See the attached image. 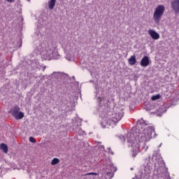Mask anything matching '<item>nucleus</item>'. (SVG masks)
<instances>
[{"mask_svg": "<svg viewBox=\"0 0 179 179\" xmlns=\"http://www.w3.org/2000/svg\"><path fill=\"white\" fill-rule=\"evenodd\" d=\"M154 131L153 128L148 127L143 133H139V129H136L127 134V143L129 146H131L133 149L132 157H136L139 152V148H141L139 142H148L150 139H152L153 138L152 132Z\"/></svg>", "mask_w": 179, "mask_h": 179, "instance_id": "f257e3e1", "label": "nucleus"}, {"mask_svg": "<svg viewBox=\"0 0 179 179\" xmlns=\"http://www.w3.org/2000/svg\"><path fill=\"white\" fill-rule=\"evenodd\" d=\"M102 117L101 125L103 128L106 127H115L122 117H124V110L120 108H114L113 110L101 113Z\"/></svg>", "mask_w": 179, "mask_h": 179, "instance_id": "f03ea898", "label": "nucleus"}, {"mask_svg": "<svg viewBox=\"0 0 179 179\" xmlns=\"http://www.w3.org/2000/svg\"><path fill=\"white\" fill-rule=\"evenodd\" d=\"M43 45L39 43L36 45V50L38 51L41 55H42L44 59H59V54L58 53L57 45L56 42H51L46 45L44 48H43Z\"/></svg>", "mask_w": 179, "mask_h": 179, "instance_id": "7ed1b4c3", "label": "nucleus"}, {"mask_svg": "<svg viewBox=\"0 0 179 179\" xmlns=\"http://www.w3.org/2000/svg\"><path fill=\"white\" fill-rule=\"evenodd\" d=\"M164 10H166V7L164 5H159L154 12L153 20L159 24L160 23V20H162V17L164 15Z\"/></svg>", "mask_w": 179, "mask_h": 179, "instance_id": "20e7f679", "label": "nucleus"}, {"mask_svg": "<svg viewBox=\"0 0 179 179\" xmlns=\"http://www.w3.org/2000/svg\"><path fill=\"white\" fill-rule=\"evenodd\" d=\"M137 125H140L139 128L141 129V130L139 129H136H136L139 130V134H143V131H145V129H148V128H153L154 131L152 132V135H154L153 138H156L157 136V134H156V132H155L154 127H147L143 128V127H146V125H148V124H146V122H145V120L143 119H141L140 120L137 121ZM132 131H135V129L131 130L130 132H132Z\"/></svg>", "mask_w": 179, "mask_h": 179, "instance_id": "39448f33", "label": "nucleus"}, {"mask_svg": "<svg viewBox=\"0 0 179 179\" xmlns=\"http://www.w3.org/2000/svg\"><path fill=\"white\" fill-rule=\"evenodd\" d=\"M10 113L15 120H22L24 117V113L20 111V108L18 106L12 108Z\"/></svg>", "mask_w": 179, "mask_h": 179, "instance_id": "423d86ee", "label": "nucleus"}, {"mask_svg": "<svg viewBox=\"0 0 179 179\" xmlns=\"http://www.w3.org/2000/svg\"><path fill=\"white\" fill-rule=\"evenodd\" d=\"M113 170H117V168L114 167L113 164L106 165L103 167V174H105V177L106 179H111L114 177V173H113Z\"/></svg>", "mask_w": 179, "mask_h": 179, "instance_id": "0eeeda50", "label": "nucleus"}, {"mask_svg": "<svg viewBox=\"0 0 179 179\" xmlns=\"http://www.w3.org/2000/svg\"><path fill=\"white\" fill-rule=\"evenodd\" d=\"M75 43L72 42H67L66 43L62 45V48H64L65 52H67V54L72 52V51L75 50Z\"/></svg>", "mask_w": 179, "mask_h": 179, "instance_id": "6e6552de", "label": "nucleus"}, {"mask_svg": "<svg viewBox=\"0 0 179 179\" xmlns=\"http://www.w3.org/2000/svg\"><path fill=\"white\" fill-rule=\"evenodd\" d=\"M76 122L77 124H74V126L77 127L73 128V129H75L77 134H79L80 135H85V131H83L80 128V127H82V119H77Z\"/></svg>", "mask_w": 179, "mask_h": 179, "instance_id": "1a4fd4ad", "label": "nucleus"}, {"mask_svg": "<svg viewBox=\"0 0 179 179\" xmlns=\"http://www.w3.org/2000/svg\"><path fill=\"white\" fill-rule=\"evenodd\" d=\"M171 8L173 9V12L178 14L179 13V0H173L171 2Z\"/></svg>", "mask_w": 179, "mask_h": 179, "instance_id": "9d476101", "label": "nucleus"}, {"mask_svg": "<svg viewBox=\"0 0 179 179\" xmlns=\"http://www.w3.org/2000/svg\"><path fill=\"white\" fill-rule=\"evenodd\" d=\"M52 78H55V79H65L68 78V74L64 73H59V72H54L52 74Z\"/></svg>", "mask_w": 179, "mask_h": 179, "instance_id": "9b49d317", "label": "nucleus"}, {"mask_svg": "<svg viewBox=\"0 0 179 179\" xmlns=\"http://www.w3.org/2000/svg\"><path fill=\"white\" fill-rule=\"evenodd\" d=\"M152 170H153V164L147 162L144 166V171L145 174H150L152 173Z\"/></svg>", "mask_w": 179, "mask_h": 179, "instance_id": "f8f14e48", "label": "nucleus"}, {"mask_svg": "<svg viewBox=\"0 0 179 179\" xmlns=\"http://www.w3.org/2000/svg\"><path fill=\"white\" fill-rule=\"evenodd\" d=\"M148 34H150V37H152L153 40H159L160 38V35L154 29H150L148 31Z\"/></svg>", "mask_w": 179, "mask_h": 179, "instance_id": "ddd939ff", "label": "nucleus"}, {"mask_svg": "<svg viewBox=\"0 0 179 179\" xmlns=\"http://www.w3.org/2000/svg\"><path fill=\"white\" fill-rule=\"evenodd\" d=\"M140 64L141 66H149V57L148 56H144L140 62Z\"/></svg>", "mask_w": 179, "mask_h": 179, "instance_id": "4468645a", "label": "nucleus"}, {"mask_svg": "<svg viewBox=\"0 0 179 179\" xmlns=\"http://www.w3.org/2000/svg\"><path fill=\"white\" fill-rule=\"evenodd\" d=\"M129 65H135L136 64V56L132 55L128 59Z\"/></svg>", "mask_w": 179, "mask_h": 179, "instance_id": "2eb2a0df", "label": "nucleus"}, {"mask_svg": "<svg viewBox=\"0 0 179 179\" xmlns=\"http://www.w3.org/2000/svg\"><path fill=\"white\" fill-rule=\"evenodd\" d=\"M56 3H57V0H50L48 2V6L50 10H52V9H54V7L55 6Z\"/></svg>", "mask_w": 179, "mask_h": 179, "instance_id": "dca6fc26", "label": "nucleus"}, {"mask_svg": "<svg viewBox=\"0 0 179 179\" xmlns=\"http://www.w3.org/2000/svg\"><path fill=\"white\" fill-rule=\"evenodd\" d=\"M0 149H1L4 153H8V145H6V144L1 143L0 145Z\"/></svg>", "mask_w": 179, "mask_h": 179, "instance_id": "f3484780", "label": "nucleus"}, {"mask_svg": "<svg viewBox=\"0 0 179 179\" xmlns=\"http://www.w3.org/2000/svg\"><path fill=\"white\" fill-rule=\"evenodd\" d=\"M145 142L146 141H144V142H138V144L141 145V143H143L142 145V147H141V149L143 150H144V152H146V150H148V149L149 148V147L148 145H146V143H145Z\"/></svg>", "mask_w": 179, "mask_h": 179, "instance_id": "a211bd4d", "label": "nucleus"}, {"mask_svg": "<svg viewBox=\"0 0 179 179\" xmlns=\"http://www.w3.org/2000/svg\"><path fill=\"white\" fill-rule=\"evenodd\" d=\"M58 163H59V159L58 158H54L51 162L52 166H55V164H58Z\"/></svg>", "mask_w": 179, "mask_h": 179, "instance_id": "6ab92c4d", "label": "nucleus"}, {"mask_svg": "<svg viewBox=\"0 0 179 179\" xmlns=\"http://www.w3.org/2000/svg\"><path fill=\"white\" fill-rule=\"evenodd\" d=\"M160 97H162V96H160V94H157V95H153L151 97V100L155 101V100H159V99H160Z\"/></svg>", "mask_w": 179, "mask_h": 179, "instance_id": "aec40b11", "label": "nucleus"}, {"mask_svg": "<svg viewBox=\"0 0 179 179\" xmlns=\"http://www.w3.org/2000/svg\"><path fill=\"white\" fill-rule=\"evenodd\" d=\"M29 142H31V143H36L37 141L34 139V138L29 137Z\"/></svg>", "mask_w": 179, "mask_h": 179, "instance_id": "412c9836", "label": "nucleus"}, {"mask_svg": "<svg viewBox=\"0 0 179 179\" xmlns=\"http://www.w3.org/2000/svg\"><path fill=\"white\" fill-rule=\"evenodd\" d=\"M86 176H99V173L92 172L87 173Z\"/></svg>", "mask_w": 179, "mask_h": 179, "instance_id": "4be33fe9", "label": "nucleus"}, {"mask_svg": "<svg viewBox=\"0 0 179 179\" xmlns=\"http://www.w3.org/2000/svg\"><path fill=\"white\" fill-rule=\"evenodd\" d=\"M108 152L109 155H114V152H113V150H111V148H108Z\"/></svg>", "mask_w": 179, "mask_h": 179, "instance_id": "5701e85b", "label": "nucleus"}, {"mask_svg": "<svg viewBox=\"0 0 179 179\" xmlns=\"http://www.w3.org/2000/svg\"><path fill=\"white\" fill-rule=\"evenodd\" d=\"M15 0H7V2H13Z\"/></svg>", "mask_w": 179, "mask_h": 179, "instance_id": "b1692460", "label": "nucleus"}, {"mask_svg": "<svg viewBox=\"0 0 179 179\" xmlns=\"http://www.w3.org/2000/svg\"><path fill=\"white\" fill-rule=\"evenodd\" d=\"M120 138H122L123 141H125V137L124 136H120Z\"/></svg>", "mask_w": 179, "mask_h": 179, "instance_id": "393cba45", "label": "nucleus"}, {"mask_svg": "<svg viewBox=\"0 0 179 179\" xmlns=\"http://www.w3.org/2000/svg\"><path fill=\"white\" fill-rule=\"evenodd\" d=\"M96 97H98L99 100H100V97H99V95L96 94Z\"/></svg>", "mask_w": 179, "mask_h": 179, "instance_id": "a878e982", "label": "nucleus"}, {"mask_svg": "<svg viewBox=\"0 0 179 179\" xmlns=\"http://www.w3.org/2000/svg\"><path fill=\"white\" fill-rule=\"evenodd\" d=\"M43 71H45V66L43 67Z\"/></svg>", "mask_w": 179, "mask_h": 179, "instance_id": "bb28decb", "label": "nucleus"}, {"mask_svg": "<svg viewBox=\"0 0 179 179\" xmlns=\"http://www.w3.org/2000/svg\"><path fill=\"white\" fill-rule=\"evenodd\" d=\"M157 115H159V117H162V115H163V113L157 114Z\"/></svg>", "mask_w": 179, "mask_h": 179, "instance_id": "cd10ccee", "label": "nucleus"}, {"mask_svg": "<svg viewBox=\"0 0 179 179\" xmlns=\"http://www.w3.org/2000/svg\"><path fill=\"white\" fill-rule=\"evenodd\" d=\"M148 160H150V156L148 157Z\"/></svg>", "mask_w": 179, "mask_h": 179, "instance_id": "c85d7f7f", "label": "nucleus"}, {"mask_svg": "<svg viewBox=\"0 0 179 179\" xmlns=\"http://www.w3.org/2000/svg\"><path fill=\"white\" fill-rule=\"evenodd\" d=\"M102 148H103V149H104V146H103V145H102Z\"/></svg>", "mask_w": 179, "mask_h": 179, "instance_id": "c756f323", "label": "nucleus"}, {"mask_svg": "<svg viewBox=\"0 0 179 179\" xmlns=\"http://www.w3.org/2000/svg\"><path fill=\"white\" fill-rule=\"evenodd\" d=\"M131 170H134V168H131Z\"/></svg>", "mask_w": 179, "mask_h": 179, "instance_id": "7c9ffc66", "label": "nucleus"}, {"mask_svg": "<svg viewBox=\"0 0 179 179\" xmlns=\"http://www.w3.org/2000/svg\"><path fill=\"white\" fill-rule=\"evenodd\" d=\"M73 79H75V77H74V76L73 77Z\"/></svg>", "mask_w": 179, "mask_h": 179, "instance_id": "2f4dec72", "label": "nucleus"}, {"mask_svg": "<svg viewBox=\"0 0 179 179\" xmlns=\"http://www.w3.org/2000/svg\"><path fill=\"white\" fill-rule=\"evenodd\" d=\"M159 146H162V144H160V145Z\"/></svg>", "mask_w": 179, "mask_h": 179, "instance_id": "473e14b6", "label": "nucleus"}, {"mask_svg": "<svg viewBox=\"0 0 179 179\" xmlns=\"http://www.w3.org/2000/svg\"><path fill=\"white\" fill-rule=\"evenodd\" d=\"M28 1H30V0H28Z\"/></svg>", "mask_w": 179, "mask_h": 179, "instance_id": "72a5a7b5", "label": "nucleus"}]
</instances>
